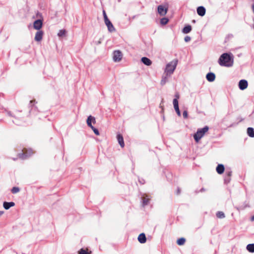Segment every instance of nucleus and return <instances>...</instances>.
Instances as JSON below:
<instances>
[{"mask_svg":"<svg viewBox=\"0 0 254 254\" xmlns=\"http://www.w3.org/2000/svg\"><path fill=\"white\" fill-rule=\"evenodd\" d=\"M216 216L219 218H224L225 217V214L222 211H218L216 213Z\"/></svg>","mask_w":254,"mask_h":254,"instance_id":"29","label":"nucleus"},{"mask_svg":"<svg viewBox=\"0 0 254 254\" xmlns=\"http://www.w3.org/2000/svg\"><path fill=\"white\" fill-rule=\"evenodd\" d=\"M191 29L192 28L190 25H187L182 29V32L184 34H188L191 31Z\"/></svg>","mask_w":254,"mask_h":254,"instance_id":"21","label":"nucleus"},{"mask_svg":"<svg viewBox=\"0 0 254 254\" xmlns=\"http://www.w3.org/2000/svg\"><path fill=\"white\" fill-rule=\"evenodd\" d=\"M183 116L185 119H187L188 118V112L187 110H185L183 111Z\"/></svg>","mask_w":254,"mask_h":254,"instance_id":"35","label":"nucleus"},{"mask_svg":"<svg viewBox=\"0 0 254 254\" xmlns=\"http://www.w3.org/2000/svg\"><path fill=\"white\" fill-rule=\"evenodd\" d=\"M138 241L141 244H144L146 242V237L144 233H142L139 235Z\"/></svg>","mask_w":254,"mask_h":254,"instance_id":"16","label":"nucleus"},{"mask_svg":"<svg viewBox=\"0 0 254 254\" xmlns=\"http://www.w3.org/2000/svg\"><path fill=\"white\" fill-rule=\"evenodd\" d=\"M151 196L146 193H142L141 194V199L142 202V206L144 207L149 204Z\"/></svg>","mask_w":254,"mask_h":254,"instance_id":"5","label":"nucleus"},{"mask_svg":"<svg viewBox=\"0 0 254 254\" xmlns=\"http://www.w3.org/2000/svg\"><path fill=\"white\" fill-rule=\"evenodd\" d=\"M33 153V151L31 149H27L24 148L22 150V153H19L18 156L22 159H25L27 157H30Z\"/></svg>","mask_w":254,"mask_h":254,"instance_id":"4","label":"nucleus"},{"mask_svg":"<svg viewBox=\"0 0 254 254\" xmlns=\"http://www.w3.org/2000/svg\"><path fill=\"white\" fill-rule=\"evenodd\" d=\"M231 179L229 177H227L225 176L224 177V183L226 184H228L230 182Z\"/></svg>","mask_w":254,"mask_h":254,"instance_id":"32","label":"nucleus"},{"mask_svg":"<svg viewBox=\"0 0 254 254\" xmlns=\"http://www.w3.org/2000/svg\"><path fill=\"white\" fill-rule=\"evenodd\" d=\"M196 12L198 15L203 16L206 13V9L203 6H199L196 8Z\"/></svg>","mask_w":254,"mask_h":254,"instance_id":"12","label":"nucleus"},{"mask_svg":"<svg viewBox=\"0 0 254 254\" xmlns=\"http://www.w3.org/2000/svg\"><path fill=\"white\" fill-rule=\"evenodd\" d=\"M138 181L142 185L145 183V180L143 179H138Z\"/></svg>","mask_w":254,"mask_h":254,"instance_id":"39","label":"nucleus"},{"mask_svg":"<svg viewBox=\"0 0 254 254\" xmlns=\"http://www.w3.org/2000/svg\"><path fill=\"white\" fill-rule=\"evenodd\" d=\"M191 40V38L190 36H186L185 37V39H184V40L186 42H188L189 41H190Z\"/></svg>","mask_w":254,"mask_h":254,"instance_id":"36","label":"nucleus"},{"mask_svg":"<svg viewBox=\"0 0 254 254\" xmlns=\"http://www.w3.org/2000/svg\"><path fill=\"white\" fill-rule=\"evenodd\" d=\"M12 122H13L14 124H16V125H19V123L18 121H13H13H12Z\"/></svg>","mask_w":254,"mask_h":254,"instance_id":"42","label":"nucleus"},{"mask_svg":"<svg viewBox=\"0 0 254 254\" xmlns=\"http://www.w3.org/2000/svg\"><path fill=\"white\" fill-rule=\"evenodd\" d=\"M65 31L64 30H61L58 33V35L59 36H62L65 34Z\"/></svg>","mask_w":254,"mask_h":254,"instance_id":"34","label":"nucleus"},{"mask_svg":"<svg viewBox=\"0 0 254 254\" xmlns=\"http://www.w3.org/2000/svg\"><path fill=\"white\" fill-rule=\"evenodd\" d=\"M251 221H254V215L252 217H251Z\"/></svg>","mask_w":254,"mask_h":254,"instance_id":"44","label":"nucleus"},{"mask_svg":"<svg viewBox=\"0 0 254 254\" xmlns=\"http://www.w3.org/2000/svg\"><path fill=\"white\" fill-rule=\"evenodd\" d=\"M103 17H104V19H106L107 18H108V17H107V15L106 13V12L104 10H103Z\"/></svg>","mask_w":254,"mask_h":254,"instance_id":"38","label":"nucleus"},{"mask_svg":"<svg viewBox=\"0 0 254 254\" xmlns=\"http://www.w3.org/2000/svg\"><path fill=\"white\" fill-rule=\"evenodd\" d=\"M141 62L146 65L149 66L152 64L151 61L147 57H142L141 59Z\"/></svg>","mask_w":254,"mask_h":254,"instance_id":"19","label":"nucleus"},{"mask_svg":"<svg viewBox=\"0 0 254 254\" xmlns=\"http://www.w3.org/2000/svg\"><path fill=\"white\" fill-rule=\"evenodd\" d=\"M175 98L174 99H176L178 100V99L180 98V95L178 92H177L175 95Z\"/></svg>","mask_w":254,"mask_h":254,"instance_id":"40","label":"nucleus"},{"mask_svg":"<svg viewBox=\"0 0 254 254\" xmlns=\"http://www.w3.org/2000/svg\"><path fill=\"white\" fill-rule=\"evenodd\" d=\"M33 102H35V101H30L29 105L31 107V109L29 111V113L30 115H32L33 114L34 111H36L37 109L36 107L34 106Z\"/></svg>","mask_w":254,"mask_h":254,"instance_id":"22","label":"nucleus"},{"mask_svg":"<svg viewBox=\"0 0 254 254\" xmlns=\"http://www.w3.org/2000/svg\"><path fill=\"white\" fill-rule=\"evenodd\" d=\"M3 211H0V216L2 214H3Z\"/></svg>","mask_w":254,"mask_h":254,"instance_id":"45","label":"nucleus"},{"mask_svg":"<svg viewBox=\"0 0 254 254\" xmlns=\"http://www.w3.org/2000/svg\"><path fill=\"white\" fill-rule=\"evenodd\" d=\"M232 172L230 170H226V172H225V176H227V177H231V176H232Z\"/></svg>","mask_w":254,"mask_h":254,"instance_id":"33","label":"nucleus"},{"mask_svg":"<svg viewBox=\"0 0 254 254\" xmlns=\"http://www.w3.org/2000/svg\"><path fill=\"white\" fill-rule=\"evenodd\" d=\"M15 205V203L14 202H6L4 201L3 203V206L4 208L6 210H8L11 207L14 206Z\"/></svg>","mask_w":254,"mask_h":254,"instance_id":"18","label":"nucleus"},{"mask_svg":"<svg viewBox=\"0 0 254 254\" xmlns=\"http://www.w3.org/2000/svg\"><path fill=\"white\" fill-rule=\"evenodd\" d=\"M43 25L42 20L41 19H37L33 23L34 28L40 30V29L42 28Z\"/></svg>","mask_w":254,"mask_h":254,"instance_id":"10","label":"nucleus"},{"mask_svg":"<svg viewBox=\"0 0 254 254\" xmlns=\"http://www.w3.org/2000/svg\"><path fill=\"white\" fill-rule=\"evenodd\" d=\"M247 134L251 137H254V128L249 127L247 128Z\"/></svg>","mask_w":254,"mask_h":254,"instance_id":"23","label":"nucleus"},{"mask_svg":"<svg viewBox=\"0 0 254 254\" xmlns=\"http://www.w3.org/2000/svg\"><path fill=\"white\" fill-rule=\"evenodd\" d=\"M186 239L184 238H181L177 240V243L179 246H182L185 243Z\"/></svg>","mask_w":254,"mask_h":254,"instance_id":"27","label":"nucleus"},{"mask_svg":"<svg viewBox=\"0 0 254 254\" xmlns=\"http://www.w3.org/2000/svg\"><path fill=\"white\" fill-rule=\"evenodd\" d=\"M90 253H89L87 251V250H85L83 248H81L79 250V251L78 252V254H90Z\"/></svg>","mask_w":254,"mask_h":254,"instance_id":"28","label":"nucleus"},{"mask_svg":"<svg viewBox=\"0 0 254 254\" xmlns=\"http://www.w3.org/2000/svg\"><path fill=\"white\" fill-rule=\"evenodd\" d=\"M20 191V189L17 187H14L12 188L11 191L12 193H16Z\"/></svg>","mask_w":254,"mask_h":254,"instance_id":"30","label":"nucleus"},{"mask_svg":"<svg viewBox=\"0 0 254 254\" xmlns=\"http://www.w3.org/2000/svg\"><path fill=\"white\" fill-rule=\"evenodd\" d=\"M209 129L208 126H205L203 128H198L196 133L193 135L194 139L196 142H198L199 140L204 136L205 132Z\"/></svg>","mask_w":254,"mask_h":254,"instance_id":"3","label":"nucleus"},{"mask_svg":"<svg viewBox=\"0 0 254 254\" xmlns=\"http://www.w3.org/2000/svg\"><path fill=\"white\" fill-rule=\"evenodd\" d=\"M170 76L169 75H167V74H164L162 76V79L160 82V84L161 85H164L166 84L168 80V77Z\"/></svg>","mask_w":254,"mask_h":254,"instance_id":"24","label":"nucleus"},{"mask_svg":"<svg viewBox=\"0 0 254 254\" xmlns=\"http://www.w3.org/2000/svg\"><path fill=\"white\" fill-rule=\"evenodd\" d=\"M123 57V55L122 52L119 51H115L113 53V60L115 62H120Z\"/></svg>","mask_w":254,"mask_h":254,"instance_id":"7","label":"nucleus"},{"mask_svg":"<svg viewBox=\"0 0 254 254\" xmlns=\"http://www.w3.org/2000/svg\"><path fill=\"white\" fill-rule=\"evenodd\" d=\"M7 115L9 116H10V117H13L14 118H15V119L16 120V118H15V116L14 115H13L11 112L10 111H7Z\"/></svg>","mask_w":254,"mask_h":254,"instance_id":"37","label":"nucleus"},{"mask_svg":"<svg viewBox=\"0 0 254 254\" xmlns=\"http://www.w3.org/2000/svg\"><path fill=\"white\" fill-rule=\"evenodd\" d=\"M205 190V189L204 188H202L199 191L201 192H202L204 191Z\"/></svg>","mask_w":254,"mask_h":254,"instance_id":"43","label":"nucleus"},{"mask_svg":"<svg viewBox=\"0 0 254 254\" xmlns=\"http://www.w3.org/2000/svg\"><path fill=\"white\" fill-rule=\"evenodd\" d=\"M192 22L194 23V22H195V21L194 20H193L192 21Z\"/></svg>","mask_w":254,"mask_h":254,"instance_id":"47","label":"nucleus"},{"mask_svg":"<svg viewBox=\"0 0 254 254\" xmlns=\"http://www.w3.org/2000/svg\"><path fill=\"white\" fill-rule=\"evenodd\" d=\"M248 85V81L245 79H241L239 82V88L241 90L246 89Z\"/></svg>","mask_w":254,"mask_h":254,"instance_id":"9","label":"nucleus"},{"mask_svg":"<svg viewBox=\"0 0 254 254\" xmlns=\"http://www.w3.org/2000/svg\"><path fill=\"white\" fill-rule=\"evenodd\" d=\"M117 138L121 147L122 148L124 147L125 146V143L123 135L119 133L117 135Z\"/></svg>","mask_w":254,"mask_h":254,"instance_id":"15","label":"nucleus"},{"mask_svg":"<svg viewBox=\"0 0 254 254\" xmlns=\"http://www.w3.org/2000/svg\"><path fill=\"white\" fill-rule=\"evenodd\" d=\"M44 32L42 30H38L35 34L34 39L37 42L41 41L43 38Z\"/></svg>","mask_w":254,"mask_h":254,"instance_id":"13","label":"nucleus"},{"mask_svg":"<svg viewBox=\"0 0 254 254\" xmlns=\"http://www.w3.org/2000/svg\"><path fill=\"white\" fill-rule=\"evenodd\" d=\"M169 22V19L167 17H163L160 19V23L162 25L167 24Z\"/></svg>","mask_w":254,"mask_h":254,"instance_id":"26","label":"nucleus"},{"mask_svg":"<svg viewBox=\"0 0 254 254\" xmlns=\"http://www.w3.org/2000/svg\"><path fill=\"white\" fill-rule=\"evenodd\" d=\"M178 64V60H174L166 64L164 74L171 76L175 70Z\"/></svg>","mask_w":254,"mask_h":254,"instance_id":"2","label":"nucleus"},{"mask_svg":"<svg viewBox=\"0 0 254 254\" xmlns=\"http://www.w3.org/2000/svg\"><path fill=\"white\" fill-rule=\"evenodd\" d=\"M92 130L93 131V132H94V133L97 135H99L100 133H99V131L98 130V129L96 128H95V127H94L93 126V127H90Z\"/></svg>","mask_w":254,"mask_h":254,"instance_id":"31","label":"nucleus"},{"mask_svg":"<svg viewBox=\"0 0 254 254\" xmlns=\"http://www.w3.org/2000/svg\"><path fill=\"white\" fill-rule=\"evenodd\" d=\"M180 193H181V189L179 188H178L177 190V192H176V194L177 195H179V194H180Z\"/></svg>","mask_w":254,"mask_h":254,"instance_id":"41","label":"nucleus"},{"mask_svg":"<svg viewBox=\"0 0 254 254\" xmlns=\"http://www.w3.org/2000/svg\"><path fill=\"white\" fill-rule=\"evenodd\" d=\"M234 63V56L231 53H225L222 54L219 60L218 63L221 66L231 67Z\"/></svg>","mask_w":254,"mask_h":254,"instance_id":"1","label":"nucleus"},{"mask_svg":"<svg viewBox=\"0 0 254 254\" xmlns=\"http://www.w3.org/2000/svg\"><path fill=\"white\" fill-rule=\"evenodd\" d=\"M252 9H253V11L254 13V4L252 5Z\"/></svg>","mask_w":254,"mask_h":254,"instance_id":"46","label":"nucleus"},{"mask_svg":"<svg viewBox=\"0 0 254 254\" xmlns=\"http://www.w3.org/2000/svg\"><path fill=\"white\" fill-rule=\"evenodd\" d=\"M215 75L213 72H209L206 75V79L209 82H213L215 79Z\"/></svg>","mask_w":254,"mask_h":254,"instance_id":"17","label":"nucleus"},{"mask_svg":"<svg viewBox=\"0 0 254 254\" xmlns=\"http://www.w3.org/2000/svg\"><path fill=\"white\" fill-rule=\"evenodd\" d=\"M158 12L161 16H164L166 14L168 8V7H166L163 5H159L157 7Z\"/></svg>","mask_w":254,"mask_h":254,"instance_id":"6","label":"nucleus"},{"mask_svg":"<svg viewBox=\"0 0 254 254\" xmlns=\"http://www.w3.org/2000/svg\"><path fill=\"white\" fill-rule=\"evenodd\" d=\"M105 23L106 25L108 30L110 32H113L115 31V28L112 24L111 21L109 19V18H107L104 19Z\"/></svg>","mask_w":254,"mask_h":254,"instance_id":"8","label":"nucleus"},{"mask_svg":"<svg viewBox=\"0 0 254 254\" xmlns=\"http://www.w3.org/2000/svg\"><path fill=\"white\" fill-rule=\"evenodd\" d=\"M173 103L174 109H175L177 114L178 115V116L180 117L181 115V112L179 109L178 100H177L176 99H173Z\"/></svg>","mask_w":254,"mask_h":254,"instance_id":"11","label":"nucleus"},{"mask_svg":"<svg viewBox=\"0 0 254 254\" xmlns=\"http://www.w3.org/2000/svg\"><path fill=\"white\" fill-rule=\"evenodd\" d=\"M216 170L218 174H222L224 173L225 170L224 166L223 164H218Z\"/></svg>","mask_w":254,"mask_h":254,"instance_id":"20","label":"nucleus"},{"mask_svg":"<svg viewBox=\"0 0 254 254\" xmlns=\"http://www.w3.org/2000/svg\"><path fill=\"white\" fill-rule=\"evenodd\" d=\"M86 122L88 126L91 127H93L92 123L94 124L96 123L95 118L92 116H89L87 118Z\"/></svg>","mask_w":254,"mask_h":254,"instance_id":"14","label":"nucleus"},{"mask_svg":"<svg viewBox=\"0 0 254 254\" xmlns=\"http://www.w3.org/2000/svg\"><path fill=\"white\" fill-rule=\"evenodd\" d=\"M247 250L250 253H254V244H250L247 246Z\"/></svg>","mask_w":254,"mask_h":254,"instance_id":"25","label":"nucleus"}]
</instances>
